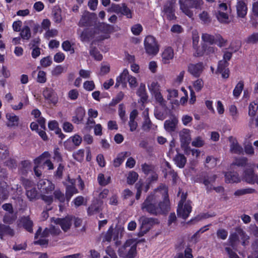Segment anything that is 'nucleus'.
<instances>
[{
	"label": "nucleus",
	"instance_id": "nucleus-1",
	"mask_svg": "<svg viewBox=\"0 0 258 258\" xmlns=\"http://www.w3.org/2000/svg\"><path fill=\"white\" fill-rule=\"evenodd\" d=\"M141 209L153 215L167 212L169 209L167 187L162 184L156 189L142 204Z\"/></svg>",
	"mask_w": 258,
	"mask_h": 258
},
{
	"label": "nucleus",
	"instance_id": "nucleus-8",
	"mask_svg": "<svg viewBox=\"0 0 258 258\" xmlns=\"http://www.w3.org/2000/svg\"><path fill=\"white\" fill-rule=\"evenodd\" d=\"M232 53L229 51H225L224 53L223 59L218 63L217 71L221 74L223 78L227 79L229 76V70L227 68L229 61L232 57Z\"/></svg>",
	"mask_w": 258,
	"mask_h": 258
},
{
	"label": "nucleus",
	"instance_id": "nucleus-37",
	"mask_svg": "<svg viewBox=\"0 0 258 258\" xmlns=\"http://www.w3.org/2000/svg\"><path fill=\"white\" fill-rule=\"evenodd\" d=\"M227 242L228 245L231 246L233 249H236L238 243V236L237 234L234 233L230 234Z\"/></svg>",
	"mask_w": 258,
	"mask_h": 258
},
{
	"label": "nucleus",
	"instance_id": "nucleus-47",
	"mask_svg": "<svg viewBox=\"0 0 258 258\" xmlns=\"http://www.w3.org/2000/svg\"><path fill=\"white\" fill-rule=\"evenodd\" d=\"M229 110L230 115L231 116L232 120L236 121L238 118L239 114L236 106L234 105H231L230 106Z\"/></svg>",
	"mask_w": 258,
	"mask_h": 258
},
{
	"label": "nucleus",
	"instance_id": "nucleus-43",
	"mask_svg": "<svg viewBox=\"0 0 258 258\" xmlns=\"http://www.w3.org/2000/svg\"><path fill=\"white\" fill-rule=\"evenodd\" d=\"M50 157V154L48 152H44L40 156L35 158L34 160L35 165L41 164V162L46 159H49Z\"/></svg>",
	"mask_w": 258,
	"mask_h": 258
},
{
	"label": "nucleus",
	"instance_id": "nucleus-28",
	"mask_svg": "<svg viewBox=\"0 0 258 258\" xmlns=\"http://www.w3.org/2000/svg\"><path fill=\"white\" fill-rule=\"evenodd\" d=\"M137 94L141 98V101L142 103H144L147 100L148 96L146 92V86L145 84H140Z\"/></svg>",
	"mask_w": 258,
	"mask_h": 258
},
{
	"label": "nucleus",
	"instance_id": "nucleus-42",
	"mask_svg": "<svg viewBox=\"0 0 258 258\" xmlns=\"http://www.w3.org/2000/svg\"><path fill=\"white\" fill-rule=\"evenodd\" d=\"M252 251L248 258H258V240H255L251 245Z\"/></svg>",
	"mask_w": 258,
	"mask_h": 258
},
{
	"label": "nucleus",
	"instance_id": "nucleus-4",
	"mask_svg": "<svg viewBox=\"0 0 258 258\" xmlns=\"http://www.w3.org/2000/svg\"><path fill=\"white\" fill-rule=\"evenodd\" d=\"M61 231L58 226H53L51 225L49 228H45L43 233L41 232V228H39L37 231L35 235V239H37L39 236L40 238L35 241V244H39L42 246H44L47 244L48 239L45 238L47 237L49 234L53 236L57 235L60 233Z\"/></svg>",
	"mask_w": 258,
	"mask_h": 258
},
{
	"label": "nucleus",
	"instance_id": "nucleus-53",
	"mask_svg": "<svg viewBox=\"0 0 258 258\" xmlns=\"http://www.w3.org/2000/svg\"><path fill=\"white\" fill-rule=\"evenodd\" d=\"M248 44H255L258 42V32L254 33L248 36L245 40Z\"/></svg>",
	"mask_w": 258,
	"mask_h": 258
},
{
	"label": "nucleus",
	"instance_id": "nucleus-11",
	"mask_svg": "<svg viewBox=\"0 0 258 258\" xmlns=\"http://www.w3.org/2000/svg\"><path fill=\"white\" fill-rule=\"evenodd\" d=\"M51 225H52V223L56 225H59L64 231H67L72 225V218L70 216L66 217L64 218H52L51 219Z\"/></svg>",
	"mask_w": 258,
	"mask_h": 258
},
{
	"label": "nucleus",
	"instance_id": "nucleus-2",
	"mask_svg": "<svg viewBox=\"0 0 258 258\" xmlns=\"http://www.w3.org/2000/svg\"><path fill=\"white\" fill-rule=\"evenodd\" d=\"M179 9L181 12L190 18L194 16L192 8L201 9L203 5V0H179Z\"/></svg>",
	"mask_w": 258,
	"mask_h": 258
},
{
	"label": "nucleus",
	"instance_id": "nucleus-13",
	"mask_svg": "<svg viewBox=\"0 0 258 258\" xmlns=\"http://www.w3.org/2000/svg\"><path fill=\"white\" fill-rule=\"evenodd\" d=\"M175 0L168 1L164 7V12L167 18L170 20H174L176 18L174 14V6L175 4Z\"/></svg>",
	"mask_w": 258,
	"mask_h": 258
},
{
	"label": "nucleus",
	"instance_id": "nucleus-64",
	"mask_svg": "<svg viewBox=\"0 0 258 258\" xmlns=\"http://www.w3.org/2000/svg\"><path fill=\"white\" fill-rule=\"evenodd\" d=\"M40 62L42 67L44 68L48 67L52 63L51 58L49 56L43 57L40 60Z\"/></svg>",
	"mask_w": 258,
	"mask_h": 258
},
{
	"label": "nucleus",
	"instance_id": "nucleus-40",
	"mask_svg": "<svg viewBox=\"0 0 258 258\" xmlns=\"http://www.w3.org/2000/svg\"><path fill=\"white\" fill-rule=\"evenodd\" d=\"M216 17L218 20L223 23H228L229 21V17L227 13L225 12L218 11L216 13Z\"/></svg>",
	"mask_w": 258,
	"mask_h": 258
},
{
	"label": "nucleus",
	"instance_id": "nucleus-36",
	"mask_svg": "<svg viewBox=\"0 0 258 258\" xmlns=\"http://www.w3.org/2000/svg\"><path fill=\"white\" fill-rule=\"evenodd\" d=\"M199 19L203 24H208L211 22V18L209 13L206 11H203L199 14Z\"/></svg>",
	"mask_w": 258,
	"mask_h": 258
},
{
	"label": "nucleus",
	"instance_id": "nucleus-51",
	"mask_svg": "<svg viewBox=\"0 0 258 258\" xmlns=\"http://www.w3.org/2000/svg\"><path fill=\"white\" fill-rule=\"evenodd\" d=\"M184 151L186 155H187L191 153L192 156L196 158L199 157L201 153L199 150L195 149H190V148L187 147L185 148Z\"/></svg>",
	"mask_w": 258,
	"mask_h": 258
},
{
	"label": "nucleus",
	"instance_id": "nucleus-55",
	"mask_svg": "<svg viewBox=\"0 0 258 258\" xmlns=\"http://www.w3.org/2000/svg\"><path fill=\"white\" fill-rule=\"evenodd\" d=\"M181 122L185 126H190V123L192 122L193 118L192 117L188 114H184L182 116Z\"/></svg>",
	"mask_w": 258,
	"mask_h": 258
},
{
	"label": "nucleus",
	"instance_id": "nucleus-61",
	"mask_svg": "<svg viewBox=\"0 0 258 258\" xmlns=\"http://www.w3.org/2000/svg\"><path fill=\"white\" fill-rule=\"evenodd\" d=\"M247 162V158L246 157H242L237 158L235 161L232 163V165H236L238 166H243L246 165Z\"/></svg>",
	"mask_w": 258,
	"mask_h": 258
},
{
	"label": "nucleus",
	"instance_id": "nucleus-50",
	"mask_svg": "<svg viewBox=\"0 0 258 258\" xmlns=\"http://www.w3.org/2000/svg\"><path fill=\"white\" fill-rule=\"evenodd\" d=\"M97 179L100 185L105 186L110 182V177L105 178L103 174L100 173L98 174Z\"/></svg>",
	"mask_w": 258,
	"mask_h": 258
},
{
	"label": "nucleus",
	"instance_id": "nucleus-49",
	"mask_svg": "<svg viewBox=\"0 0 258 258\" xmlns=\"http://www.w3.org/2000/svg\"><path fill=\"white\" fill-rule=\"evenodd\" d=\"M204 83L202 79H198L192 83L194 89L197 92H200L204 87Z\"/></svg>",
	"mask_w": 258,
	"mask_h": 258
},
{
	"label": "nucleus",
	"instance_id": "nucleus-9",
	"mask_svg": "<svg viewBox=\"0 0 258 258\" xmlns=\"http://www.w3.org/2000/svg\"><path fill=\"white\" fill-rule=\"evenodd\" d=\"M139 222L141 224L140 233L141 235H143L147 232L153 225L158 223L157 219L148 218L145 216H142L139 219Z\"/></svg>",
	"mask_w": 258,
	"mask_h": 258
},
{
	"label": "nucleus",
	"instance_id": "nucleus-44",
	"mask_svg": "<svg viewBox=\"0 0 258 258\" xmlns=\"http://www.w3.org/2000/svg\"><path fill=\"white\" fill-rule=\"evenodd\" d=\"M148 87L149 91L152 94L160 90V86L156 81H152L151 83H148Z\"/></svg>",
	"mask_w": 258,
	"mask_h": 258
},
{
	"label": "nucleus",
	"instance_id": "nucleus-31",
	"mask_svg": "<svg viewBox=\"0 0 258 258\" xmlns=\"http://www.w3.org/2000/svg\"><path fill=\"white\" fill-rule=\"evenodd\" d=\"M130 155L131 153L129 152H123L119 154L113 161L114 166L116 167L119 166L124 161L125 157H128Z\"/></svg>",
	"mask_w": 258,
	"mask_h": 258
},
{
	"label": "nucleus",
	"instance_id": "nucleus-5",
	"mask_svg": "<svg viewBox=\"0 0 258 258\" xmlns=\"http://www.w3.org/2000/svg\"><path fill=\"white\" fill-rule=\"evenodd\" d=\"M37 186L41 192L42 199L48 204L52 203L53 201L52 196H47L46 195L51 194L54 190V184L48 180L41 179L38 182Z\"/></svg>",
	"mask_w": 258,
	"mask_h": 258
},
{
	"label": "nucleus",
	"instance_id": "nucleus-14",
	"mask_svg": "<svg viewBox=\"0 0 258 258\" xmlns=\"http://www.w3.org/2000/svg\"><path fill=\"white\" fill-rule=\"evenodd\" d=\"M43 96L44 98L50 103L53 105L56 104L58 102V97L54 91L49 88H45L43 91Z\"/></svg>",
	"mask_w": 258,
	"mask_h": 258
},
{
	"label": "nucleus",
	"instance_id": "nucleus-63",
	"mask_svg": "<svg viewBox=\"0 0 258 258\" xmlns=\"http://www.w3.org/2000/svg\"><path fill=\"white\" fill-rule=\"evenodd\" d=\"M204 141L200 137L195 138L191 143L192 146L195 147H202L204 145Z\"/></svg>",
	"mask_w": 258,
	"mask_h": 258
},
{
	"label": "nucleus",
	"instance_id": "nucleus-45",
	"mask_svg": "<svg viewBox=\"0 0 258 258\" xmlns=\"http://www.w3.org/2000/svg\"><path fill=\"white\" fill-rule=\"evenodd\" d=\"M202 39L205 42L213 44L215 42V36L208 33H203L202 35Z\"/></svg>",
	"mask_w": 258,
	"mask_h": 258
},
{
	"label": "nucleus",
	"instance_id": "nucleus-22",
	"mask_svg": "<svg viewBox=\"0 0 258 258\" xmlns=\"http://www.w3.org/2000/svg\"><path fill=\"white\" fill-rule=\"evenodd\" d=\"M162 62L164 64L170 63L174 56V52L171 47H168L164 49L162 53Z\"/></svg>",
	"mask_w": 258,
	"mask_h": 258
},
{
	"label": "nucleus",
	"instance_id": "nucleus-10",
	"mask_svg": "<svg viewBox=\"0 0 258 258\" xmlns=\"http://www.w3.org/2000/svg\"><path fill=\"white\" fill-rule=\"evenodd\" d=\"M82 142V138L78 134H75L64 142V146L68 150L71 151L79 147Z\"/></svg>",
	"mask_w": 258,
	"mask_h": 258
},
{
	"label": "nucleus",
	"instance_id": "nucleus-21",
	"mask_svg": "<svg viewBox=\"0 0 258 258\" xmlns=\"http://www.w3.org/2000/svg\"><path fill=\"white\" fill-rule=\"evenodd\" d=\"M178 120L177 117L173 116L170 119L166 120L164 122V128L165 130L168 132H174Z\"/></svg>",
	"mask_w": 258,
	"mask_h": 258
},
{
	"label": "nucleus",
	"instance_id": "nucleus-24",
	"mask_svg": "<svg viewBox=\"0 0 258 258\" xmlns=\"http://www.w3.org/2000/svg\"><path fill=\"white\" fill-rule=\"evenodd\" d=\"M15 235V231L13 229L9 226L0 224V238L2 240L4 239L6 235L13 237Z\"/></svg>",
	"mask_w": 258,
	"mask_h": 258
},
{
	"label": "nucleus",
	"instance_id": "nucleus-32",
	"mask_svg": "<svg viewBox=\"0 0 258 258\" xmlns=\"http://www.w3.org/2000/svg\"><path fill=\"white\" fill-rule=\"evenodd\" d=\"M48 126L50 130L53 131L55 134L59 135V137L63 139L64 135L61 133V130L59 128L58 123L56 120L50 121L48 123Z\"/></svg>",
	"mask_w": 258,
	"mask_h": 258
},
{
	"label": "nucleus",
	"instance_id": "nucleus-48",
	"mask_svg": "<svg viewBox=\"0 0 258 258\" xmlns=\"http://www.w3.org/2000/svg\"><path fill=\"white\" fill-rule=\"evenodd\" d=\"M176 258H193L192 249L190 248L187 247L184 250V253H178Z\"/></svg>",
	"mask_w": 258,
	"mask_h": 258
},
{
	"label": "nucleus",
	"instance_id": "nucleus-27",
	"mask_svg": "<svg viewBox=\"0 0 258 258\" xmlns=\"http://www.w3.org/2000/svg\"><path fill=\"white\" fill-rule=\"evenodd\" d=\"M74 180H71V184L66 186V197L69 201L74 194L78 193V190L74 184Z\"/></svg>",
	"mask_w": 258,
	"mask_h": 258
},
{
	"label": "nucleus",
	"instance_id": "nucleus-15",
	"mask_svg": "<svg viewBox=\"0 0 258 258\" xmlns=\"http://www.w3.org/2000/svg\"><path fill=\"white\" fill-rule=\"evenodd\" d=\"M216 178V175L214 174L210 176L205 175L203 176V178H198L196 181L198 182L203 183L209 191L212 189V183L215 181Z\"/></svg>",
	"mask_w": 258,
	"mask_h": 258
},
{
	"label": "nucleus",
	"instance_id": "nucleus-62",
	"mask_svg": "<svg viewBox=\"0 0 258 258\" xmlns=\"http://www.w3.org/2000/svg\"><path fill=\"white\" fill-rule=\"evenodd\" d=\"M121 15L126 16L127 18H131L132 17V13L131 10L128 8L125 4H123L121 12Z\"/></svg>",
	"mask_w": 258,
	"mask_h": 258
},
{
	"label": "nucleus",
	"instance_id": "nucleus-19",
	"mask_svg": "<svg viewBox=\"0 0 258 258\" xmlns=\"http://www.w3.org/2000/svg\"><path fill=\"white\" fill-rule=\"evenodd\" d=\"M246 1L247 0H237L236 11L239 17L244 18L247 14Z\"/></svg>",
	"mask_w": 258,
	"mask_h": 258
},
{
	"label": "nucleus",
	"instance_id": "nucleus-23",
	"mask_svg": "<svg viewBox=\"0 0 258 258\" xmlns=\"http://www.w3.org/2000/svg\"><path fill=\"white\" fill-rule=\"evenodd\" d=\"M102 202L101 200H96L93 202L90 206L89 207L87 212L88 215H93L99 213L101 210Z\"/></svg>",
	"mask_w": 258,
	"mask_h": 258
},
{
	"label": "nucleus",
	"instance_id": "nucleus-41",
	"mask_svg": "<svg viewBox=\"0 0 258 258\" xmlns=\"http://www.w3.org/2000/svg\"><path fill=\"white\" fill-rule=\"evenodd\" d=\"M244 87V83L242 81H239L235 87L233 91V95L236 98H238L240 95Z\"/></svg>",
	"mask_w": 258,
	"mask_h": 258
},
{
	"label": "nucleus",
	"instance_id": "nucleus-16",
	"mask_svg": "<svg viewBox=\"0 0 258 258\" xmlns=\"http://www.w3.org/2000/svg\"><path fill=\"white\" fill-rule=\"evenodd\" d=\"M216 178V175L214 174L210 176L205 175L203 176V178H198L196 181L198 182L203 183L209 191L212 189V183L215 181Z\"/></svg>",
	"mask_w": 258,
	"mask_h": 258
},
{
	"label": "nucleus",
	"instance_id": "nucleus-20",
	"mask_svg": "<svg viewBox=\"0 0 258 258\" xmlns=\"http://www.w3.org/2000/svg\"><path fill=\"white\" fill-rule=\"evenodd\" d=\"M179 137L181 146H187L191 141L190 130L183 128L179 132Z\"/></svg>",
	"mask_w": 258,
	"mask_h": 258
},
{
	"label": "nucleus",
	"instance_id": "nucleus-56",
	"mask_svg": "<svg viewBox=\"0 0 258 258\" xmlns=\"http://www.w3.org/2000/svg\"><path fill=\"white\" fill-rule=\"evenodd\" d=\"M122 7L123 4L120 5L112 4L109 9V11L114 12L117 14H120Z\"/></svg>",
	"mask_w": 258,
	"mask_h": 258
},
{
	"label": "nucleus",
	"instance_id": "nucleus-7",
	"mask_svg": "<svg viewBox=\"0 0 258 258\" xmlns=\"http://www.w3.org/2000/svg\"><path fill=\"white\" fill-rule=\"evenodd\" d=\"M144 45L145 52L149 56H154L159 51V45L156 38L152 35L145 37Z\"/></svg>",
	"mask_w": 258,
	"mask_h": 258
},
{
	"label": "nucleus",
	"instance_id": "nucleus-58",
	"mask_svg": "<svg viewBox=\"0 0 258 258\" xmlns=\"http://www.w3.org/2000/svg\"><path fill=\"white\" fill-rule=\"evenodd\" d=\"M206 164L208 167H214L217 164V160L212 156H208L206 159Z\"/></svg>",
	"mask_w": 258,
	"mask_h": 258
},
{
	"label": "nucleus",
	"instance_id": "nucleus-30",
	"mask_svg": "<svg viewBox=\"0 0 258 258\" xmlns=\"http://www.w3.org/2000/svg\"><path fill=\"white\" fill-rule=\"evenodd\" d=\"M9 186L5 182L0 184V199L3 201L7 199L9 196Z\"/></svg>",
	"mask_w": 258,
	"mask_h": 258
},
{
	"label": "nucleus",
	"instance_id": "nucleus-39",
	"mask_svg": "<svg viewBox=\"0 0 258 258\" xmlns=\"http://www.w3.org/2000/svg\"><path fill=\"white\" fill-rule=\"evenodd\" d=\"M6 117L8 120V125L13 126L17 125L19 121V117L14 113H8L6 115Z\"/></svg>",
	"mask_w": 258,
	"mask_h": 258
},
{
	"label": "nucleus",
	"instance_id": "nucleus-33",
	"mask_svg": "<svg viewBox=\"0 0 258 258\" xmlns=\"http://www.w3.org/2000/svg\"><path fill=\"white\" fill-rule=\"evenodd\" d=\"M175 164L179 168H183L186 162V158L184 155L178 153L174 158Z\"/></svg>",
	"mask_w": 258,
	"mask_h": 258
},
{
	"label": "nucleus",
	"instance_id": "nucleus-29",
	"mask_svg": "<svg viewBox=\"0 0 258 258\" xmlns=\"http://www.w3.org/2000/svg\"><path fill=\"white\" fill-rule=\"evenodd\" d=\"M225 182L226 183L238 182L240 181L238 175L236 172H228L225 174Z\"/></svg>",
	"mask_w": 258,
	"mask_h": 258
},
{
	"label": "nucleus",
	"instance_id": "nucleus-57",
	"mask_svg": "<svg viewBox=\"0 0 258 258\" xmlns=\"http://www.w3.org/2000/svg\"><path fill=\"white\" fill-rule=\"evenodd\" d=\"M26 195L28 198L32 201L35 199L37 196V192L35 188H31L26 190Z\"/></svg>",
	"mask_w": 258,
	"mask_h": 258
},
{
	"label": "nucleus",
	"instance_id": "nucleus-60",
	"mask_svg": "<svg viewBox=\"0 0 258 258\" xmlns=\"http://www.w3.org/2000/svg\"><path fill=\"white\" fill-rule=\"evenodd\" d=\"M9 155L8 148L0 144V158L2 159H6Z\"/></svg>",
	"mask_w": 258,
	"mask_h": 258
},
{
	"label": "nucleus",
	"instance_id": "nucleus-35",
	"mask_svg": "<svg viewBox=\"0 0 258 258\" xmlns=\"http://www.w3.org/2000/svg\"><path fill=\"white\" fill-rule=\"evenodd\" d=\"M111 26L107 24L102 23L99 26V30L103 33L101 35L102 39L107 38L109 37V33L110 32Z\"/></svg>",
	"mask_w": 258,
	"mask_h": 258
},
{
	"label": "nucleus",
	"instance_id": "nucleus-54",
	"mask_svg": "<svg viewBox=\"0 0 258 258\" xmlns=\"http://www.w3.org/2000/svg\"><path fill=\"white\" fill-rule=\"evenodd\" d=\"M29 99L28 97H26L24 99V103L20 102L18 105H12L11 108L14 110H19L23 108L24 105H27L29 104Z\"/></svg>",
	"mask_w": 258,
	"mask_h": 258
},
{
	"label": "nucleus",
	"instance_id": "nucleus-3",
	"mask_svg": "<svg viewBox=\"0 0 258 258\" xmlns=\"http://www.w3.org/2000/svg\"><path fill=\"white\" fill-rule=\"evenodd\" d=\"M137 242L129 239L117 250L118 255L123 258H135L137 255Z\"/></svg>",
	"mask_w": 258,
	"mask_h": 258
},
{
	"label": "nucleus",
	"instance_id": "nucleus-38",
	"mask_svg": "<svg viewBox=\"0 0 258 258\" xmlns=\"http://www.w3.org/2000/svg\"><path fill=\"white\" fill-rule=\"evenodd\" d=\"M21 37L24 39L28 40L31 36V30L29 27L27 25H25L20 30Z\"/></svg>",
	"mask_w": 258,
	"mask_h": 258
},
{
	"label": "nucleus",
	"instance_id": "nucleus-12",
	"mask_svg": "<svg viewBox=\"0 0 258 258\" xmlns=\"http://www.w3.org/2000/svg\"><path fill=\"white\" fill-rule=\"evenodd\" d=\"M204 69V64L201 62L197 63H189L187 66L188 72L191 75L196 78L200 77Z\"/></svg>",
	"mask_w": 258,
	"mask_h": 258
},
{
	"label": "nucleus",
	"instance_id": "nucleus-25",
	"mask_svg": "<svg viewBox=\"0 0 258 258\" xmlns=\"http://www.w3.org/2000/svg\"><path fill=\"white\" fill-rule=\"evenodd\" d=\"M39 39H36L31 41L30 45L32 49L31 55L33 58H36L41 54V50L39 47Z\"/></svg>",
	"mask_w": 258,
	"mask_h": 258
},
{
	"label": "nucleus",
	"instance_id": "nucleus-26",
	"mask_svg": "<svg viewBox=\"0 0 258 258\" xmlns=\"http://www.w3.org/2000/svg\"><path fill=\"white\" fill-rule=\"evenodd\" d=\"M18 225H22L28 232H32L33 231V222L29 217H22L19 220Z\"/></svg>",
	"mask_w": 258,
	"mask_h": 258
},
{
	"label": "nucleus",
	"instance_id": "nucleus-18",
	"mask_svg": "<svg viewBox=\"0 0 258 258\" xmlns=\"http://www.w3.org/2000/svg\"><path fill=\"white\" fill-rule=\"evenodd\" d=\"M244 180L250 184H253L256 182L258 184V175L254 173L252 169H248L244 171Z\"/></svg>",
	"mask_w": 258,
	"mask_h": 258
},
{
	"label": "nucleus",
	"instance_id": "nucleus-59",
	"mask_svg": "<svg viewBox=\"0 0 258 258\" xmlns=\"http://www.w3.org/2000/svg\"><path fill=\"white\" fill-rule=\"evenodd\" d=\"M85 90L88 91H92L95 88V85L93 81H86L83 84Z\"/></svg>",
	"mask_w": 258,
	"mask_h": 258
},
{
	"label": "nucleus",
	"instance_id": "nucleus-6",
	"mask_svg": "<svg viewBox=\"0 0 258 258\" xmlns=\"http://www.w3.org/2000/svg\"><path fill=\"white\" fill-rule=\"evenodd\" d=\"M186 194L182 193L177 209L178 216L183 219H186L189 216L192 209L190 202L186 201Z\"/></svg>",
	"mask_w": 258,
	"mask_h": 258
},
{
	"label": "nucleus",
	"instance_id": "nucleus-52",
	"mask_svg": "<svg viewBox=\"0 0 258 258\" xmlns=\"http://www.w3.org/2000/svg\"><path fill=\"white\" fill-rule=\"evenodd\" d=\"M138 177V174L136 172L134 171L130 172L127 178V182L130 184H133L136 181Z\"/></svg>",
	"mask_w": 258,
	"mask_h": 258
},
{
	"label": "nucleus",
	"instance_id": "nucleus-34",
	"mask_svg": "<svg viewBox=\"0 0 258 258\" xmlns=\"http://www.w3.org/2000/svg\"><path fill=\"white\" fill-rule=\"evenodd\" d=\"M230 151L233 153L240 154L243 152V149L236 140H231Z\"/></svg>",
	"mask_w": 258,
	"mask_h": 258
},
{
	"label": "nucleus",
	"instance_id": "nucleus-46",
	"mask_svg": "<svg viewBox=\"0 0 258 258\" xmlns=\"http://www.w3.org/2000/svg\"><path fill=\"white\" fill-rule=\"evenodd\" d=\"M258 109V105L255 102H252L248 107V115L251 117H254Z\"/></svg>",
	"mask_w": 258,
	"mask_h": 258
},
{
	"label": "nucleus",
	"instance_id": "nucleus-17",
	"mask_svg": "<svg viewBox=\"0 0 258 258\" xmlns=\"http://www.w3.org/2000/svg\"><path fill=\"white\" fill-rule=\"evenodd\" d=\"M130 75L128 71L126 69H124L116 78L115 87H118L119 85H122L123 87H126Z\"/></svg>",
	"mask_w": 258,
	"mask_h": 258
}]
</instances>
